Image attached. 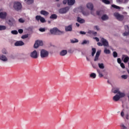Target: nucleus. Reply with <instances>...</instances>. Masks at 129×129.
Returning a JSON list of instances; mask_svg holds the SVG:
<instances>
[{"mask_svg":"<svg viewBox=\"0 0 129 129\" xmlns=\"http://www.w3.org/2000/svg\"><path fill=\"white\" fill-rule=\"evenodd\" d=\"M49 32L51 33V34L53 35H61L64 33L63 31H60L56 28H54L53 29H50V30H49Z\"/></svg>","mask_w":129,"mask_h":129,"instance_id":"nucleus-1","label":"nucleus"},{"mask_svg":"<svg viewBox=\"0 0 129 129\" xmlns=\"http://www.w3.org/2000/svg\"><path fill=\"white\" fill-rule=\"evenodd\" d=\"M113 15L116 20H118L119 21H122L124 20V16L120 15L118 13H114Z\"/></svg>","mask_w":129,"mask_h":129,"instance_id":"nucleus-2","label":"nucleus"},{"mask_svg":"<svg viewBox=\"0 0 129 129\" xmlns=\"http://www.w3.org/2000/svg\"><path fill=\"white\" fill-rule=\"evenodd\" d=\"M49 55L48 51L44 49H42L40 51V57L42 58L48 57Z\"/></svg>","mask_w":129,"mask_h":129,"instance_id":"nucleus-3","label":"nucleus"},{"mask_svg":"<svg viewBox=\"0 0 129 129\" xmlns=\"http://www.w3.org/2000/svg\"><path fill=\"white\" fill-rule=\"evenodd\" d=\"M14 8L17 11L21 10V9H22V5L21 3L15 2L14 4Z\"/></svg>","mask_w":129,"mask_h":129,"instance_id":"nucleus-4","label":"nucleus"},{"mask_svg":"<svg viewBox=\"0 0 129 129\" xmlns=\"http://www.w3.org/2000/svg\"><path fill=\"white\" fill-rule=\"evenodd\" d=\"M70 10V8L68 7L63 8H61L59 10V13L61 14H65L67 13Z\"/></svg>","mask_w":129,"mask_h":129,"instance_id":"nucleus-5","label":"nucleus"},{"mask_svg":"<svg viewBox=\"0 0 129 129\" xmlns=\"http://www.w3.org/2000/svg\"><path fill=\"white\" fill-rule=\"evenodd\" d=\"M43 42L41 40H37L36 41L35 43L34 44V47L35 48H38L39 46H43Z\"/></svg>","mask_w":129,"mask_h":129,"instance_id":"nucleus-6","label":"nucleus"},{"mask_svg":"<svg viewBox=\"0 0 129 129\" xmlns=\"http://www.w3.org/2000/svg\"><path fill=\"white\" fill-rule=\"evenodd\" d=\"M101 42L104 47H109V43L107 40H106L104 38H102L101 39Z\"/></svg>","mask_w":129,"mask_h":129,"instance_id":"nucleus-7","label":"nucleus"},{"mask_svg":"<svg viewBox=\"0 0 129 129\" xmlns=\"http://www.w3.org/2000/svg\"><path fill=\"white\" fill-rule=\"evenodd\" d=\"M36 20L38 21L40 20V21L43 23L45 22V19L40 15H37L36 16Z\"/></svg>","mask_w":129,"mask_h":129,"instance_id":"nucleus-8","label":"nucleus"},{"mask_svg":"<svg viewBox=\"0 0 129 129\" xmlns=\"http://www.w3.org/2000/svg\"><path fill=\"white\" fill-rule=\"evenodd\" d=\"M30 56L34 59H36L38 58V55L36 50H34L30 54Z\"/></svg>","mask_w":129,"mask_h":129,"instance_id":"nucleus-9","label":"nucleus"},{"mask_svg":"<svg viewBox=\"0 0 129 129\" xmlns=\"http://www.w3.org/2000/svg\"><path fill=\"white\" fill-rule=\"evenodd\" d=\"M121 59L123 60V62L126 63L129 60V57L127 55L123 54L121 57Z\"/></svg>","mask_w":129,"mask_h":129,"instance_id":"nucleus-10","label":"nucleus"},{"mask_svg":"<svg viewBox=\"0 0 129 129\" xmlns=\"http://www.w3.org/2000/svg\"><path fill=\"white\" fill-rule=\"evenodd\" d=\"M25 45V43L22 41H18L15 43V46H22Z\"/></svg>","mask_w":129,"mask_h":129,"instance_id":"nucleus-11","label":"nucleus"},{"mask_svg":"<svg viewBox=\"0 0 129 129\" xmlns=\"http://www.w3.org/2000/svg\"><path fill=\"white\" fill-rule=\"evenodd\" d=\"M100 54H101V50H98L97 51L96 56H95V59H94V61H96L98 60Z\"/></svg>","mask_w":129,"mask_h":129,"instance_id":"nucleus-12","label":"nucleus"},{"mask_svg":"<svg viewBox=\"0 0 129 129\" xmlns=\"http://www.w3.org/2000/svg\"><path fill=\"white\" fill-rule=\"evenodd\" d=\"M87 8H88L89 10L91 11H93V8H94V6L92 3H89L86 5Z\"/></svg>","mask_w":129,"mask_h":129,"instance_id":"nucleus-13","label":"nucleus"},{"mask_svg":"<svg viewBox=\"0 0 129 129\" xmlns=\"http://www.w3.org/2000/svg\"><path fill=\"white\" fill-rule=\"evenodd\" d=\"M0 60L3 61H8V58L4 55H0Z\"/></svg>","mask_w":129,"mask_h":129,"instance_id":"nucleus-14","label":"nucleus"},{"mask_svg":"<svg viewBox=\"0 0 129 129\" xmlns=\"http://www.w3.org/2000/svg\"><path fill=\"white\" fill-rule=\"evenodd\" d=\"M7 17V13L6 12L0 13V19H5Z\"/></svg>","mask_w":129,"mask_h":129,"instance_id":"nucleus-15","label":"nucleus"},{"mask_svg":"<svg viewBox=\"0 0 129 129\" xmlns=\"http://www.w3.org/2000/svg\"><path fill=\"white\" fill-rule=\"evenodd\" d=\"M77 22L81 24H84L85 23V20L84 19H83L81 18L78 17L77 18Z\"/></svg>","mask_w":129,"mask_h":129,"instance_id":"nucleus-16","label":"nucleus"},{"mask_svg":"<svg viewBox=\"0 0 129 129\" xmlns=\"http://www.w3.org/2000/svg\"><path fill=\"white\" fill-rule=\"evenodd\" d=\"M65 29L66 32H71L72 31V25H70L66 27Z\"/></svg>","mask_w":129,"mask_h":129,"instance_id":"nucleus-17","label":"nucleus"},{"mask_svg":"<svg viewBox=\"0 0 129 129\" xmlns=\"http://www.w3.org/2000/svg\"><path fill=\"white\" fill-rule=\"evenodd\" d=\"M120 97L119 96V95L116 94L113 97V100L114 101L117 102L120 99Z\"/></svg>","mask_w":129,"mask_h":129,"instance_id":"nucleus-18","label":"nucleus"},{"mask_svg":"<svg viewBox=\"0 0 129 129\" xmlns=\"http://www.w3.org/2000/svg\"><path fill=\"white\" fill-rule=\"evenodd\" d=\"M68 53V51L67 50H61L60 53H59V54L61 56H64L66 55Z\"/></svg>","mask_w":129,"mask_h":129,"instance_id":"nucleus-19","label":"nucleus"},{"mask_svg":"<svg viewBox=\"0 0 129 129\" xmlns=\"http://www.w3.org/2000/svg\"><path fill=\"white\" fill-rule=\"evenodd\" d=\"M40 14L43 15L45 16H47L49 14V13L47 12V11H44V10H41L40 11Z\"/></svg>","mask_w":129,"mask_h":129,"instance_id":"nucleus-20","label":"nucleus"},{"mask_svg":"<svg viewBox=\"0 0 129 129\" xmlns=\"http://www.w3.org/2000/svg\"><path fill=\"white\" fill-rule=\"evenodd\" d=\"M75 3V0H68V6H74Z\"/></svg>","mask_w":129,"mask_h":129,"instance_id":"nucleus-21","label":"nucleus"},{"mask_svg":"<svg viewBox=\"0 0 129 129\" xmlns=\"http://www.w3.org/2000/svg\"><path fill=\"white\" fill-rule=\"evenodd\" d=\"M97 73L99 75V78H102L103 77L104 75L102 74V72L100 70L97 69Z\"/></svg>","mask_w":129,"mask_h":129,"instance_id":"nucleus-22","label":"nucleus"},{"mask_svg":"<svg viewBox=\"0 0 129 129\" xmlns=\"http://www.w3.org/2000/svg\"><path fill=\"white\" fill-rule=\"evenodd\" d=\"M108 19H109L108 16L106 15H103V16L101 17V20L103 21H105L106 20H108Z\"/></svg>","mask_w":129,"mask_h":129,"instance_id":"nucleus-23","label":"nucleus"},{"mask_svg":"<svg viewBox=\"0 0 129 129\" xmlns=\"http://www.w3.org/2000/svg\"><path fill=\"white\" fill-rule=\"evenodd\" d=\"M88 33L90 34V35H94L95 36H96V34H97L96 32H94V31H92V30H89L88 32Z\"/></svg>","mask_w":129,"mask_h":129,"instance_id":"nucleus-24","label":"nucleus"},{"mask_svg":"<svg viewBox=\"0 0 129 129\" xmlns=\"http://www.w3.org/2000/svg\"><path fill=\"white\" fill-rule=\"evenodd\" d=\"M49 18L52 19V20H56L57 16L56 15L53 14L49 17Z\"/></svg>","mask_w":129,"mask_h":129,"instance_id":"nucleus-25","label":"nucleus"},{"mask_svg":"<svg viewBox=\"0 0 129 129\" xmlns=\"http://www.w3.org/2000/svg\"><path fill=\"white\" fill-rule=\"evenodd\" d=\"M26 2V4L27 5H31L34 2V0H25Z\"/></svg>","mask_w":129,"mask_h":129,"instance_id":"nucleus-26","label":"nucleus"},{"mask_svg":"<svg viewBox=\"0 0 129 129\" xmlns=\"http://www.w3.org/2000/svg\"><path fill=\"white\" fill-rule=\"evenodd\" d=\"M82 12L84 16H88L90 14L89 12H88V11H82Z\"/></svg>","mask_w":129,"mask_h":129,"instance_id":"nucleus-27","label":"nucleus"},{"mask_svg":"<svg viewBox=\"0 0 129 129\" xmlns=\"http://www.w3.org/2000/svg\"><path fill=\"white\" fill-rule=\"evenodd\" d=\"M118 94H119V96L120 97V98L125 96V94L124 93H121V92H119Z\"/></svg>","mask_w":129,"mask_h":129,"instance_id":"nucleus-28","label":"nucleus"},{"mask_svg":"<svg viewBox=\"0 0 129 129\" xmlns=\"http://www.w3.org/2000/svg\"><path fill=\"white\" fill-rule=\"evenodd\" d=\"M90 78L92 79H95L96 78V75L94 73H92L90 75Z\"/></svg>","mask_w":129,"mask_h":129,"instance_id":"nucleus-29","label":"nucleus"},{"mask_svg":"<svg viewBox=\"0 0 129 129\" xmlns=\"http://www.w3.org/2000/svg\"><path fill=\"white\" fill-rule=\"evenodd\" d=\"M112 91L113 93L114 94H118V93L120 92V91H119V89H112Z\"/></svg>","mask_w":129,"mask_h":129,"instance_id":"nucleus-30","label":"nucleus"},{"mask_svg":"<svg viewBox=\"0 0 129 129\" xmlns=\"http://www.w3.org/2000/svg\"><path fill=\"white\" fill-rule=\"evenodd\" d=\"M102 2H103L105 5H110V2L108 0H102Z\"/></svg>","mask_w":129,"mask_h":129,"instance_id":"nucleus-31","label":"nucleus"},{"mask_svg":"<svg viewBox=\"0 0 129 129\" xmlns=\"http://www.w3.org/2000/svg\"><path fill=\"white\" fill-rule=\"evenodd\" d=\"M92 56H94L96 52V49L95 48H92Z\"/></svg>","mask_w":129,"mask_h":129,"instance_id":"nucleus-32","label":"nucleus"},{"mask_svg":"<svg viewBox=\"0 0 129 129\" xmlns=\"http://www.w3.org/2000/svg\"><path fill=\"white\" fill-rule=\"evenodd\" d=\"M104 52L105 54H110V50L109 49H106V48H104Z\"/></svg>","mask_w":129,"mask_h":129,"instance_id":"nucleus-33","label":"nucleus"},{"mask_svg":"<svg viewBox=\"0 0 129 129\" xmlns=\"http://www.w3.org/2000/svg\"><path fill=\"white\" fill-rule=\"evenodd\" d=\"M6 29V27L4 25H0V31L5 30Z\"/></svg>","mask_w":129,"mask_h":129,"instance_id":"nucleus-34","label":"nucleus"},{"mask_svg":"<svg viewBox=\"0 0 129 129\" xmlns=\"http://www.w3.org/2000/svg\"><path fill=\"white\" fill-rule=\"evenodd\" d=\"M99 68L101 69H103L104 68V66L103 63H98Z\"/></svg>","mask_w":129,"mask_h":129,"instance_id":"nucleus-35","label":"nucleus"},{"mask_svg":"<svg viewBox=\"0 0 129 129\" xmlns=\"http://www.w3.org/2000/svg\"><path fill=\"white\" fill-rule=\"evenodd\" d=\"M71 43H78L79 42V40L77 39H74L71 40Z\"/></svg>","mask_w":129,"mask_h":129,"instance_id":"nucleus-36","label":"nucleus"},{"mask_svg":"<svg viewBox=\"0 0 129 129\" xmlns=\"http://www.w3.org/2000/svg\"><path fill=\"white\" fill-rule=\"evenodd\" d=\"M86 44H89V40H84L83 42L82 43V45H85Z\"/></svg>","mask_w":129,"mask_h":129,"instance_id":"nucleus-37","label":"nucleus"},{"mask_svg":"<svg viewBox=\"0 0 129 129\" xmlns=\"http://www.w3.org/2000/svg\"><path fill=\"white\" fill-rule=\"evenodd\" d=\"M11 33L14 34V35H17L18 34V32L17 30H12L11 31Z\"/></svg>","mask_w":129,"mask_h":129,"instance_id":"nucleus-38","label":"nucleus"},{"mask_svg":"<svg viewBox=\"0 0 129 129\" xmlns=\"http://www.w3.org/2000/svg\"><path fill=\"white\" fill-rule=\"evenodd\" d=\"M111 7L115 9L118 10L120 9V7L118 6H117L115 5H112Z\"/></svg>","mask_w":129,"mask_h":129,"instance_id":"nucleus-39","label":"nucleus"},{"mask_svg":"<svg viewBox=\"0 0 129 129\" xmlns=\"http://www.w3.org/2000/svg\"><path fill=\"white\" fill-rule=\"evenodd\" d=\"M28 37H29V35L28 34H26V35H23L22 36V39H25L27 38Z\"/></svg>","mask_w":129,"mask_h":129,"instance_id":"nucleus-40","label":"nucleus"},{"mask_svg":"<svg viewBox=\"0 0 129 129\" xmlns=\"http://www.w3.org/2000/svg\"><path fill=\"white\" fill-rule=\"evenodd\" d=\"M117 55H118V54H117V53L116 51H114V52H113V57H114V58L117 57Z\"/></svg>","mask_w":129,"mask_h":129,"instance_id":"nucleus-41","label":"nucleus"},{"mask_svg":"<svg viewBox=\"0 0 129 129\" xmlns=\"http://www.w3.org/2000/svg\"><path fill=\"white\" fill-rule=\"evenodd\" d=\"M19 22L21 23H25V20H24V19H23L22 18H20L19 19Z\"/></svg>","mask_w":129,"mask_h":129,"instance_id":"nucleus-42","label":"nucleus"},{"mask_svg":"<svg viewBox=\"0 0 129 129\" xmlns=\"http://www.w3.org/2000/svg\"><path fill=\"white\" fill-rule=\"evenodd\" d=\"M121 129H127V127H126L124 124H121L120 125Z\"/></svg>","mask_w":129,"mask_h":129,"instance_id":"nucleus-43","label":"nucleus"},{"mask_svg":"<svg viewBox=\"0 0 129 129\" xmlns=\"http://www.w3.org/2000/svg\"><path fill=\"white\" fill-rule=\"evenodd\" d=\"M127 78V75H124L121 76V78L123 79L124 80L126 79Z\"/></svg>","mask_w":129,"mask_h":129,"instance_id":"nucleus-44","label":"nucleus"},{"mask_svg":"<svg viewBox=\"0 0 129 129\" xmlns=\"http://www.w3.org/2000/svg\"><path fill=\"white\" fill-rule=\"evenodd\" d=\"M2 53L3 54H7V51L6 50V49H3L2 50Z\"/></svg>","mask_w":129,"mask_h":129,"instance_id":"nucleus-45","label":"nucleus"},{"mask_svg":"<svg viewBox=\"0 0 129 129\" xmlns=\"http://www.w3.org/2000/svg\"><path fill=\"white\" fill-rule=\"evenodd\" d=\"M128 34H129L128 32H125L123 33L122 34V35H123V36H126L128 35Z\"/></svg>","mask_w":129,"mask_h":129,"instance_id":"nucleus-46","label":"nucleus"},{"mask_svg":"<svg viewBox=\"0 0 129 129\" xmlns=\"http://www.w3.org/2000/svg\"><path fill=\"white\" fill-rule=\"evenodd\" d=\"M124 28H125V30H128V32H129V27L127 25H125L124 26Z\"/></svg>","mask_w":129,"mask_h":129,"instance_id":"nucleus-47","label":"nucleus"},{"mask_svg":"<svg viewBox=\"0 0 129 129\" xmlns=\"http://www.w3.org/2000/svg\"><path fill=\"white\" fill-rule=\"evenodd\" d=\"M18 33L22 34V33H24V30L23 29H18Z\"/></svg>","mask_w":129,"mask_h":129,"instance_id":"nucleus-48","label":"nucleus"},{"mask_svg":"<svg viewBox=\"0 0 129 129\" xmlns=\"http://www.w3.org/2000/svg\"><path fill=\"white\" fill-rule=\"evenodd\" d=\"M62 3L63 5H66L67 4H68V0H63Z\"/></svg>","mask_w":129,"mask_h":129,"instance_id":"nucleus-49","label":"nucleus"},{"mask_svg":"<svg viewBox=\"0 0 129 129\" xmlns=\"http://www.w3.org/2000/svg\"><path fill=\"white\" fill-rule=\"evenodd\" d=\"M39 31L41 32H44L45 31V29L44 28H40L39 29Z\"/></svg>","mask_w":129,"mask_h":129,"instance_id":"nucleus-50","label":"nucleus"},{"mask_svg":"<svg viewBox=\"0 0 129 129\" xmlns=\"http://www.w3.org/2000/svg\"><path fill=\"white\" fill-rule=\"evenodd\" d=\"M8 24L10 26H12L13 25V23L12 22L11 20H9V21H8Z\"/></svg>","mask_w":129,"mask_h":129,"instance_id":"nucleus-51","label":"nucleus"},{"mask_svg":"<svg viewBox=\"0 0 129 129\" xmlns=\"http://www.w3.org/2000/svg\"><path fill=\"white\" fill-rule=\"evenodd\" d=\"M117 61L118 62V63L121 64V59H120V58H118L117 59Z\"/></svg>","mask_w":129,"mask_h":129,"instance_id":"nucleus-52","label":"nucleus"},{"mask_svg":"<svg viewBox=\"0 0 129 129\" xmlns=\"http://www.w3.org/2000/svg\"><path fill=\"white\" fill-rule=\"evenodd\" d=\"M120 64V67H121V68H123V69L125 68V67L123 63H121Z\"/></svg>","mask_w":129,"mask_h":129,"instance_id":"nucleus-53","label":"nucleus"},{"mask_svg":"<svg viewBox=\"0 0 129 129\" xmlns=\"http://www.w3.org/2000/svg\"><path fill=\"white\" fill-rule=\"evenodd\" d=\"M93 39L96 40L97 42H98L100 41L99 38H98L97 37H93Z\"/></svg>","mask_w":129,"mask_h":129,"instance_id":"nucleus-54","label":"nucleus"},{"mask_svg":"<svg viewBox=\"0 0 129 129\" xmlns=\"http://www.w3.org/2000/svg\"><path fill=\"white\" fill-rule=\"evenodd\" d=\"M116 2L118 3H123V0H116Z\"/></svg>","mask_w":129,"mask_h":129,"instance_id":"nucleus-55","label":"nucleus"},{"mask_svg":"<svg viewBox=\"0 0 129 129\" xmlns=\"http://www.w3.org/2000/svg\"><path fill=\"white\" fill-rule=\"evenodd\" d=\"M97 45H98V46H103L102 43H100V42H98V43H97Z\"/></svg>","mask_w":129,"mask_h":129,"instance_id":"nucleus-56","label":"nucleus"},{"mask_svg":"<svg viewBox=\"0 0 129 129\" xmlns=\"http://www.w3.org/2000/svg\"><path fill=\"white\" fill-rule=\"evenodd\" d=\"M124 116V113L123 112V111H122V112H121V116L122 117H123Z\"/></svg>","mask_w":129,"mask_h":129,"instance_id":"nucleus-57","label":"nucleus"},{"mask_svg":"<svg viewBox=\"0 0 129 129\" xmlns=\"http://www.w3.org/2000/svg\"><path fill=\"white\" fill-rule=\"evenodd\" d=\"M95 29H96L97 31L100 30V29H99V28L98 27V26H95Z\"/></svg>","mask_w":129,"mask_h":129,"instance_id":"nucleus-58","label":"nucleus"},{"mask_svg":"<svg viewBox=\"0 0 129 129\" xmlns=\"http://www.w3.org/2000/svg\"><path fill=\"white\" fill-rule=\"evenodd\" d=\"M80 33L81 34H86V32H84V31H80Z\"/></svg>","mask_w":129,"mask_h":129,"instance_id":"nucleus-59","label":"nucleus"},{"mask_svg":"<svg viewBox=\"0 0 129 129\" xmlns=\"http://www.w3.org/2000/svg\"><path fill=\"white\" fill-rule=\"evenodd\" d=\"M97 15L98 16H100V11H97Z\"/></svg>","mask_w":129,"mask_h":129,"instance_id":"nucleus-60","label":"nucleus"},{"mask_svg":"<svg viewBox=\"0 0 129 129\" xmlns=\"http://www.w3.org/2000/svg\"><path fill=\"white\" fill-rule=\"evenodd\" d=\"M128 0H123L122 3H127L128 2Z\"/></svg>","mask_w":129,"mask_h":129,"instance_id":"nucleus-61","label":"nucleus"},{"mask_svg":"<svg viewBox=\"0 0 129 129\" xmlns=\"http://www.w3.org/2000/svg\"><path fill=\"white\" fill-rule=\"evenodd\" d=\"M76 26L77 27H79L80 26V24L78 23H76Z\"/></svg>","mask_w":129,"mask_h":129,"instance_id":"nucleus-62","label":"nucleus"},{"mask_svg":"<svg viewBox=\"0 0 129 129\" xmlns=\"http://www.w3.org/2000/svg\"><path fill=\"white\" fill-rule=\"evenodd\" d=\"M92 67L96 69V67L95 66H94V64H92Z\"/></svg>","mask_w":129,"mask_h":129,"instance_id":"nucleus-63","label":"nucleus"},{"mask_svg":"<svg viewBox=\"0 0 129 129\" xmlns=\"http://www.w3.org/2000/svg\"><path fill=\"white\" fill-rule=\"evenodd\" d=\"M127 72L128 74H129V70H127Z\"/></svg>","mask_w":129,"mask_h":129,"instance_id":"nucleus-64","label":"nucleus"}]
</instances>
